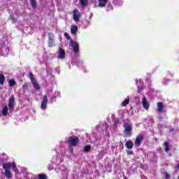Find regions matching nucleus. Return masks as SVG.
<instances>
[{"label": "nucleus", "instance_id": "f257e3e1", "mask_svg": "<svg viewBox=\"0 0 179 179\" xmlns=\"http://www.w3.org/2000/svg\"><path fill=\"white\" fill-rule=\"evenodd\" d=\"M3 169H4V176H6V178H12L13 174L11 173L10 169L13 170L14 172L16 173V174L19 173V170L17 167L16 166L15 163H5L3 164Z\"/></svg>", "mask_w": 179, "mask_h": 179}, {"label": "nucleus", "instance_id": "f03ea898", "mask_svg": "<svg viewBox=\"0 0 179 179\" xmlns=\"http://www.w3.org/2000/svg\"><path fill=\"white\" fill-rule=\"evenodd\" d=\"M79 143V138L77 136H71L67 139V144H69L71 152L73 151V147H76Z\"/></svg>", "mask_w": 179, "mask_h": 179}, {"label": "nucleus", "instance_id": "7ed1b4c3", "mask_svg": "<svg viewBox=\"0 0 179 179\" xmlns=\"http://www.w3.org/2000/svg\"><path fill=\"white\" fill-rule=\"evenodd\" d=\"M124 138H129L132 135V124L131 123H123Z\"/></svg>", "mask_w": 179, "mask_h": 179}, {"label": "nucleus", "instance_id": "20e7f679", "mask_svg": "<svg viewBox=\"0 0 179 179\" xmlns=\"http://www.w3.org/2000/svg\"><path fill=\"white\" fill-rule=\"evenodd\" d=\"M29 78L33 85V87H34L35 90L38 91L40 90V85L38 83H37L36 79L34 78V73H32L31 72H29Z\"/></svg>", "mask_w": 179, "mask_h": 179}, {"label": "nucleus", "instance_id": "39448f33", "mask_svg": "<svg viewBox=\"0 0 179 179\" xmlns=\"http://www.w3.org/2000/svg\"><path fill=\"white\" fill-rule=\"evenodd\" d=\"M144 136L143 134H139L135 139L134 145L135 146L140 147L141 145L142 141H143Z\"/></svg>", "mask_w": 179, "mask_h": 179}, {"label": "nucleus", "instance_id": "423d86ee", "mask_svg": "<svg viewBox=\"0 0 179 179\" xmlns=\"http://www.w3.org/2000/svg\"><path fill=\"white\" fill-rule=\"evenodd\" d=\"M73 20L76 22H78L81 17L80 12L76 8H75L73 10Z\"/></svg>", "mask_w": 179, "mask_h": 179}, {"label": "nucleus", "instance_id": "0eeeda50", "mask_svg": "<svg viewBox=\"0 0 179 179\" xmlns=\"http://www.w3.org/2000/svg\"><path fill=\"white\" fill-rule=\"evenodd\" d=\"M48 47L52 48L55 45L54 41H53V38H55V35H53L52 33H48Z\"/></svg>", "mask_w": 179, "mask_h": 179}, {"label": "nucleus", "instance_id": "6e6552de", "mask_svg": "<svg viewBox=\"0 0 179 179\" xmlns=\"http://www.w3.org/2000/svg\"><path fill=\"white\" fill-rule=\"evenodd\" d=\"M14 103H15V98L14 96H11L9 98L8 101V110L10 112H13L14 110Z\"/></svg>", "mask_w": 179, "mask_h": 179}, {"label": "nucleus", "instance_id": "1a4fd4ad", "mask_svg": "<svg viewBox=\"0 0 179 179\" xmlns=\"http://www.w3.org/2000/svg\"><path fill=\"white\" fill-rule=\"evenodd\" d=\"M71 44L72 46V48L73 49V52L75 54H77L79 52V45L77 42H73V40H71Z\"/></svg>", "mask_w": 179, "mask_h": 179}, {"label": "nucleus", "instance_id": "9d476101", "mask_svg": "<svg viewBox=\"0 0 179 179\" xmlns=\"http://www.w3.org/2000/svg\"><path fill=\"white\" fill-rule=\"evenodd\" d=\"M47 104L48 96L47 95H43L42 102L41 103V108H42V110H45V108H47Z\"/></svg>", "mask_w": 179, "mask_h": 179}, {"label": "nucleus", "instance_id": "9b49d317", "mask_svg": "<svg viewBox=\"0 0 179 179\" xmlns=\"http://www.w3.org/2000/svg\"><path fill=\"white\" fill-rule=\"evenodd\" d=\"M65 58V50L63 48H59L58 59H64Z\"/></svg>", "mask_w": 179, "mask_h": 179}, {"label": "nucleus", "instance_id": "f8f14e48", "mask_svg": "<svg viewBox=\"0 0 179 179\" xmlns=\"http://www.w3.org/2000/svg\"><path fill=\"white\" fill-rule=\"evenodd\" d=\"M124 147H126L127 150H131L132 148H134V143L131 140L127 141L124 144Z\"/></svg>", "mask_w": 179, "mask_h": 179}, {"label": "nucleus", "instance_id": "ddd939ff", "mask_svg": "<svg viewBox=\"0 0 179 179\" xmlns=\"http://www.w3.org/2000/svg\"><path fill=\"white\" fill-rule=\"evenodd\" d=\"M142 103H143V107L145 109H146V110L149 109L150 105H149V103H148L147 98L145 96L143 97Z\"/></svg>", "mask_w": 179, "mask_h": 179}, {"label": "nucleus", "instance_id": "4468645a", "mask_svg": "<svg viewBox=\"0 0 179 179\" xmlns=\"http://www.w3.org/2000/svg\"><path fill=\"white\" fill-rule=\"evenodd\" d=\"M82 8H86L89 5V0H79Z\"/></svg>", "mask_w": 179, "mask_h": 179}, {"label": "nucleus", "instance_id": "2eb2a0df", "mask_svg": "<svg viewBox=\"0 0 179 179\" xmlns=\"http://www.w3.org/2000/svg\"><path fill=\"white\" fill-rule=\"evenodd\" d=\"M164 110V106L162 102L157 103V111L158 113H162Z\"/></svg>", "mask_w": 179, "mask_h": 179}, {"label": "nucleus", "instance_id": "dca6fc26", "mask_svg": "<svg viewBox=\"0 0 179 179\" xmlns=\"http://www.w3.org/2000/svg\"><path fill=\"white\" fill-rule=\"evenodd\" d=\"M164 148L165 149L166 152H170V150H171L170 143H169L168 141H165V143H164Z\"/></svg>", "mask_w": 179, "mask_h": 179}, {"label": "nucleus", "instance_id": "f3484780", "mask_svg": "<svg viewBox=\"0 0 179 179\" xmlns=\"http://www.w3.org/2000/svg\"><path fill=\"white\" fill-rule=\"evenodd\" d=\"M107 2H108V0H99V7L105 8Z\"/></svg>", "mask_w": 179, "mask_h": 179}, {"label": "nucleus", "instance_id": "a211bd4d", "mask_svg": "<svg viewBox=\"0 0 179 179\" xmlns=\"http://www.w3.org/2000/svg\"><path fill=\"white\" fill-rule=\"evenodd\" d=\"M78 28L76 25H72L71 28V32L72 34H76L77 33Z\"/></svg>", "mask_w": 179, "mask_h": 179}, {"label": "nucleus", "instance_id": "6ab92c4d", "mask_svg": "<svg viewBox=\"0 0 179 179\" xmlns=\"http://www.w3.org/2000/svg\"><path fill=\"white\" fill-rule=\"evenodd\" d=\"M6 78L3 73H0V85H3L5 83Z\"/></svg>", "mask_w": 179, "mask_h": 179}, {"label": "nucleus", "instance_id": "aec40b11", "mask_svg": "<svg viewBox=\"0 0 179 179\" xmlns=\"http://www.w3.org/2000/svg\"><path fill=\"white\" fill-rule=\"evenodd\" d=\"M30 6H31L32 8H37L36 0H30Z\"/></svg>", "mask_w": 179, "mask_h": 179}, {"label": "nucleus", "instance_id": "412c9836", "mask_svg": "<svg viewBox=\"0 0 179 179\" xmlns=\"http://www.w3.org/2000/svg\"><path fill=\"white\" fill-rule=\"evenodd\" d=\"M8 106H4L3 108V111L1 112V113L3 114V116H6L8 115Z\"/></svg>", "mask_w": 179, "mask_h": 179}, {"label": "nucleus", "instance_id": "4be33fe9", "mask_svg": "<svg viewBox=\"0 0 179 179\" xmlns=\"http://www.w3.org/2000/svg\"><path fill=\"white\" fill-rule=\"evenodd\" d=\"M15 85H16V82L15 80H13V79L9 80V81H8L9 87H13V86H15Z\"/></svg>", "mask_w": 179, "mask_h": 179}, {"label": "nucleus", "instance_id": "5701e85b", "mask_svg": "<svg viewBox=\"0 0 179 179\" xmlns=\"http://www.w3.org/2000/svg\"><path fill=\"white\" fill-rule=\"evenodd\" d=\"M129 103V98L127 97L123 102H122V106L126 107Z\"/></svg>", "mask_w": 179, "mask_h": 179}, {"label": "nucleus", "instance_id": "b1692460", "mask_svg": "<svg viewBox=\"0 0 179 179\" xmlns=\"http://www.w3.org/2000/svg\"><path fill=\"white\" fill-rule=\"evenodd\" d=\"M38 179H47V175L45 173L38 174Z\"/></svg>", "mask_w": 179, "mask_h": 179}, {"label": "nucleus", "instance_id": "393cba45", "mask_svg": "<svg viewBox=\"0 0 179 179\" xmlns=\"http://www.w3.org/2000/svg\"><path fill=\"white\" fill-rule=\"evenodd\" d=\"M113 6L110 3L106 6V12H110L111 10H113Z\"/></svg>", "mask_w": 179, "mask_h": 179}, {"label": "nucleus", "instance_id": "a878e982", "mask_svg": "<svg viewBox=\"0 0 179 179\" xmlns=\"http://www.w3.org/2000/svg\"><path fill=\"white\" fill-rule=\"evenodd\" d=\"M90 148H91L90 145H85V146L84 147L83 151H84L85 153H87V152H88L90 150Z\"/></svg>", "mask_w": 179, "mask_h": 179}, {"label": "nucleus", "instance_id": "bb28decb", "mask_svg": "<svg viewBox=\"0 0 179 179\" xmlns=\"http://www.w3.org/2000/svg\"><path fill=\"white\" fill-rule=\"evenodd\" d=\"M22 90H29V85H27V83H24V84L22 85Z\"/></svg>", "mask_w": 179, "mask_h": 179}, {"label": "nucleus", "instance_id": "cd10ccee", "mask_svg": "<svg viewBox=\"0 0 179 179\" xmlns=\"http://www.w3.org/2000/svg\"><path fill=\"white\" fill-rule=\"evenodd\" d=\"M142 91H143V86L138 87V90H137L138 94H141Z\"/></svg>", "mask_w": 179, "mask_h": 179}, {"label": "nucleus", "instance_id": "c85d7f7f", "mask_svg": "<svg viewBox=\"0 0 179 179\" xmlns=\"http://www.w3.org/2000/svg\"><path fill=\"white\" fill-rule=\"evenodd\" d=\"M10 20L12 21V23H16V22L17 21V19H16V17L12 16L10 17Z\"/></svg>", "mask_w": 179, "mask_h": 179}, {"label": "nucleus", "instance_id": "c756f323", "mask_svg": "<svg viewBox=\"0 0 179 179\" xmlns=\"http://www.w3.org/2000/svg\"><path fill=\"white\" fill-rule=\"evenodd\" d=\"M64 37H66L67 40H71V36H69L68 33H64Z\"/></svg>", "mask_w": 179, "mask_h": 179}, {"label": "nucleus", "instance_id": "7c9ffc66", "mask_svg": "<svg viewBox=\"0 0 179 179\" xmlns=\"http://www.w3.org/2000/svg\"><path fill=\"white\" fill-rule=\"evenodd\" d=\"M165 178H166V179H169V178H171V175L169 174L168 173L165 172Z\"/></svg>", "mask_w": 179, "mask_h": 179}, {"label": "nucleus", "instance_id": "2f4dec72", "mask_svg": "<svg viewBox=\"0 0 179 179\" xmlns=\"http://www.w3.org/2000/svg\"><path fill=\"white\" fill-rule=\"evenodd\" d=\"M127 155H134V152L132 150H129V151L127 150Z\"/></svg>", "mask_w": 179, "mask_h": 179}, {"label": "nucleus", "instance_id": "473e14b6", "mask_svg": "<svg viewBox=\"0 0 179 179\" xmlns=\"http://www.w3.org/2000/svg\"><path fill=\"white\" fill-rule=\"evenodd\" d=\"M140 168H141L142 169H144V165H143V164H140Z\"/></svg>", "mask_w": 179, "mask_h": 179}, {"label": "nucleus", "instance_id": "72a5a7b5", "mask_svg": "<svg viewBox=\"0 0 179 179\" xmlns=\"http://www.w3.org/2000/svg\"><path fill=\"white\" fill-rule=\"evenodd\" d=\"M175 131V129L174 128H171V129H169V131Z\"/></svg>", "mask_w": 179, "mask_h": 179}, {"label": "nucleus", "instance_id": "f704fd0d", "mask_svg": "<svg viewBox=\"0 0 179 179\" xmlns=\"http://www.w3.org/2000/svg\"><path fill=\"white\" fill-rule=\"evenodd\" d=\"M177 169H179V164L176 166Z\"/></svg>", "mask_w": 179, "mask_h": 179}, {"label": "nucleus", "instance_id": "c9c22d12", "mask_svg": "<svg viewBox=\"0 0 179 179\" xmlns=\"http://www.w3.org/2000/svg\"><path fill=\"white\" fill-rule=\"evenodd\" d=\"M159 119L162 120L163 117H159Z\"/></svg>", "mask_w": 179, "mask_h": 179}, {"label": "nucleus", "instance_id": "e433bc0d", "mask_svg": "<svg viewBox=\"0 0 179 179\" xmlns=\"http://www.w3.org/2000/svg\"><path fill=\"white\" fill-rule=\"evenodd\" d=\"M178 179H179V176H178Z\"/></svg>", "mask_w": 179, "mask_h": 179}]
</instances>
